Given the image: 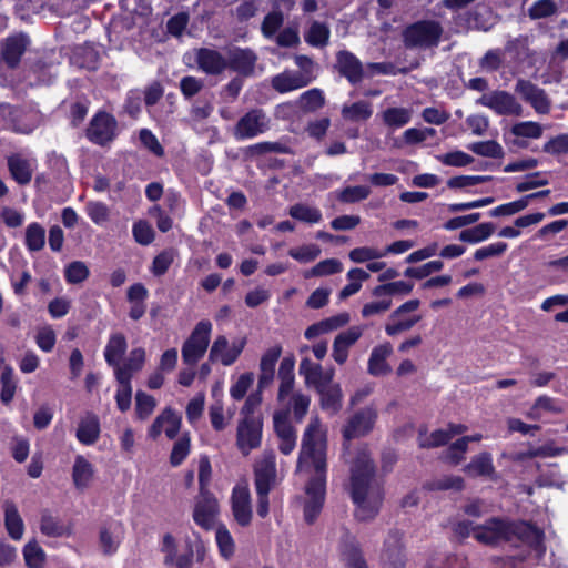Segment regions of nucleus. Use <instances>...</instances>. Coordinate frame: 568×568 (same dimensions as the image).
<instances>
[{"instance_id": "dca6fc26", "label": "nucleus", "mask_w": 568, "mask_h": 568, "mask_svg": "<svg viewBox=\"0 0 568 568\" xmlns=\"http://www.w3.org/2000/svg\"><path fill=\"white\" fill-rule=\"evenodd\" d=\"M166 424L164 429L165 436L169 439H174L181 429L182 416L171 407H165L163 412L155 417L153 423L148 429V436L155 440L162 433L163 425Z\"/></svg>"}, {"instance_id": "cd10ccee", "label": "nucleus", "mask_w": 568, "mask_h": 568, "mask_svg": "<svg viewBox=\"0 0 568 568\" xmlns=\"http://www.w3.org/2000/svg\"><path fill=\"white\" fill-rule=\"evenodd\" d=\"M276 478V468L273 459H264L254 468V485L256 493L270 494Z\"/></svg>"}, {"instance_id": "473e14b6", "label": "nucleus", "mask_w": 568, "mask_h": 568, "mask_svg": "<svg viewBox=\"0 0 568 568\" xmlns=\"http://www.w3.org/2000/svg\"><path fill=\"white\" fill-rule=\"evenodd\" d=\"M128 349V341L123 333H113L104 347V359L113 369L121 363Z\"/></svg>"}, {"instance_id": "ddd939ff", "label": "nucleus", "mask_w": 568, "mask_h": 568, "mask_svg": "<svg viewBox=\"0 0 568 568\" xmlns=\"http://www.w3.org/2000/svg\"><path fill=\"white\" fill-rule=\"evenodd\" d=\"M477 103L489 108L498 115H521L523 108L515 97L507 91H495L489 95L484 94Z\"/></svg>"}, {"instance_id": "3c124183", "label": "nucleus", "mask_w": 568, "mask_h": 568, "mask_svg": "<svg viewBox=\"0 0 568 568\" xmlns=\"http://www.w3.org/2000/svg\"><path fill=\"white\" fill-rule=\"evenodd\" d=\"M371 194V189L366 185L346 186L339 191L337 200L342 203L353 204L366 200Z\"/></svg>"}, {"instance_id": "393cba45", "label": "nucleus", "mask_w": 568, "mask_h": 568, "mask_svg": "<svg viewBox=\"0 0 568 568\" xmlns=\"http://www.w3.org/2000/svg\"><path fill=\"white\" fill-rule=\"evenodd\" d=\"M282 355V346L275 345L266 349L260 362V375L257 386L260 389L267 387L274 379L275 365Z\"/></svg>"}, {"instance_id": "4c0bfd02", "label": "nucleus", "mask_w": 568, "mask_h": 568, "mask_svg": "<svg viewBox=\"0 0 568 568\" xmlns=\"http://www.w3.org/2000/svg\"><path fill=\"white\" fill-rule=\"evenodd\" d=\"M24 245L29 252H39L45 245V229L38 222L26 227Z\"/></svg>"}, {"instance_id": "09e8293b", "label": "nucleus", "mask_w": 568, "mask_h": 568, "mask_svg": "<svg viewBox=\"0 0 568 568\" xmlns=\"http://www.w3.org/2000/svg\"><path fill=\"white\" fill-rule=\"evenodd\" d=\"M468 149L477 155L500 159L504 156L503 146L495 140L478 141L468 145Z\"/></svg>"}, {"instance_id": "bf43d9fd", "label": "nucleus", "mask_w": 568, "mask_h": 568, "mask_svg": "<svg viewBox=\"0 0 568 568\" xmlns=\"http://www.w3.org/2000/svg\"><path fill=\"white\" fill-rule=\"evenodd\" d=\"M410 120L409 112L404 108H388L383 113V121L390 128H402Z\"/></svg>"}, {"instance_id": "aec40b11", "label": "nucleus", "mask_w": 568, "mask_h": 568, "mask_svg": "<svg viewBox=\"0 0 568 568\" xmlns=\"http://www.w3.org/2000/svg\"><path fill=\"white\" fill-rule=\"evenodd\" d=\"M298 373L304 377L306 386H312L316 390L333 382L334 371H324L320 363L312 362L308 357L302 358Z\"/></svg>"}, {"instance_id": "603ef678", "label": "nucleus", "mask_w": 568, "mask_h": 568, "mask_svg": "<svg viewBox=\"0 0 568 568\" xmlns=\"http://www.w3.org/2000/svg\"><path fill=\"white\" fill-rule=\"evenodd\" d=\"M424 487L428 490H449L460 491L465 487V481L460 476H445L439 479L427 481Z\"/></svg>"}, {"instance_id": "58836bf2", "label": "nucleus", "mask_w": 568, "mask_h": 568, "mask_svg": "<svg viewBox=\"0 0 568 568\" xmlns=\"http://www.w3.org/2000/svg\"><path fill=\"white\" fill-rule=\"evenodd\" d=\"M494 232L495 225L491 222H484L474 227L463 230L458 237L462 242L476 244L489 239Z\"/></svg>"}, {"instance_id": "2f4dec72", "label": "nucleus", "mask_w": 568, "mask_h": 568, "mask_svg": "<svg viewBox=\"0 0 568 568\" xmlns=\"http://www.w3.org/2000/svg\"><path fill=\"white\" fill-rule=\"evenodd\" d=\"M72 481L77 490H85L94 477L93 465L82 455H77L72 466Z\"/></svg>"}, {"instance_id": "4be33fe9", "label": "nucleus", "mask_w": 568, "mask_h": 568, "mask_svg": "<svg viewBox=\"0 0 568 568\" xmlns=\"http://www.w3.org/2000/svg\"><path fill=\"white\" fill-rule=\"evenodd\" d=\"M362 334L363 331L359 326H352L335 336L332 357L337 364L343 365L346 363L351 346L361 338Z\"/></svg>"}, {"instance_id": "6e6552de", "label": "nucleus", "mask_w": 568, "mask_h": 568, "mask_svg": "<svg viewBox=\"0 0 568 568\" xmlns=\"http://www.w3.org/2000/svg\"><path fill=\"white\" fill-rule=\"evenodd\" d=\"M270 119L263 109H251L234 125L233 135L237 141L248 140L265 133Z\"/></svg>"}, {"instance_id": "0eeeda50", "label": "nucleus", "mask_w": 568, "mask_h": 568, "mask_svg": "<svg viewBox=\"0 0 568 568\" xmlns=\"http://www.w3.org/2000/svg\"><path fill=\"white\" fill-rule=\"evenodd\" d=\"M118 122L106 111H98L85 129V138L93 144L105 146L116 138Z\"/></svg>"}, {"instance_id": "39448f33", "label": "nucleus", "mask_w": 568, "mask_h": 568, "mask_svg": "<svg viewBox=\"0 0 568 568\" xmlns=\"http://www.w3.org/2000/svg\"><path fill=\"white\" fill-rule=\"evenodd\" d=\"M212 324L200 321L182 345V359L186 365H195L204 356L210 344Z\"/></svg>"}, {"instance_id": "c756f323", "label": "nucleus", "mask_w": 568, "mask_h": 568, "mask_svg": "<svg viewBox=\"0 0 568 568\" xmlns=\"http://www.w3.org/2000/svg\"><path fill=\"white\" fill-rule=\"evenodd\" d=\"M464 473L468 477H487L495 479L496 470L493 464L491 455L487 452H483L475 455L471 460L464 467Z\"/></svg>"}, {"instance_id": "f257e3e1", "label": "nucleus", "mask_w": 568, "mask_h": 568, "mask_svg": "<svg viewBox=\"0 0 568 568\" xmlns=\"http://www.w3.org/2000/svg\"><path fill=\"white\" fill-rule=\"evenodd\" d=\"M318 419L312 420L302 439V449L300 460L305 456L313 463L315 475L312 476L306 486L305 494L307 499L303 507L304 519L308 525H313L322 513L326 496V453L325 447H318L316 434L318 433Z\"/></svg>"}, {"instance_id": "c9c22d12", "label": "nucleus", "mask_w": 568, "mask_h": 568, "mask_svg": "<svg viewBox=\"0 0 568 568\" xmlns=\"http://www.w3.org/2000/svg\"><path fill=\"white\" fill-rule=\"evenodd\" d=\"M331 30L324 22L313 21L304 33V40L314 48H324L328 44Z\"/></svg>"}, {"instance_id": "a18cd8bd", "label": "nucleus", "mask_w": 568, "mask_h": 568, "mask_svg": "<svg viewBox=\"0 0 568 568\" xmlns=\"http://www.w3.org/2000/svg\"><path fill=\"white\" fill-rule=\"evenodd\" d=\"M450 442V436L446 432V429H436L430 433L429 436H426V428H420L418 430V446L420 448H436L440 446H445Z\"/></svg>"}, {"instance_id": "864d4df0", "label": "nucleus", "mask_w": 568, "mask_h": 568, "mask_svg": "<svg viewBox=\"0 0 568 568\" xmlns=\"http://www.w3.org/2000/svg\"><path fill=\"white\" fill-rule=\"evenodd\" d=\"M1 393L0 398L4 405L11 403L16 394V382L13 379V369L10 366H6L0 377Z\"/></svg>"}, {"instance_id": "79ce46f5", "label": "nucleus", "mask_w": 568, "mask_h": 568, "mask_svg": "<svg viewBox=\"0 0 568 568\" xmlns=\"http://www.w3.org/2000/svg\"><path fill=\"white\" fill-rule=\"evenodd\" d=\"M23 558L28 568H43L45 564V552L36 539L30 540L23 547Z\"/></svg>"}, {"instance_id": "6ab92c4d", "label": "nucleus", "mask_w": 568, "mask_h": 568, "mask_svg": "<svg viewBox=\"0 0 568 568\" xmlns=\"http://www.w3.org/2000/svg\"><path fill=\"white\" fill-rule=\"evenodd\" d=\"M231 509L234 520L241 527H247L252 521L251 494L247 487L235 486L231 495Z\"/></svg>"}, {"instance_id": "052dcab7", "label": "nucleus", "mask_w": 568, "mask_h": 568, "mask_svg": "<svg viewBox=\"0 0 568 568\" xmlns=\"http://www.w3.org/2000/svg\"><path fill=\"white\" fill-rule=\"evenodd\" d=\"M342 268L343 265L337 258H326L313 266L310 273L305 274V277L333 275L339 273Z\"/></svg>"}, {"instance_id": "c85d7f7f", "label": "nucleus", "mask_w": 568, "mask_h": 568, "mask_svg": "<svg viewBox=\"0 0 568 568\" xmlns=\"http://www.w3.org/2000/svg\"><path fill=\"white\" fill-rule=\"evenodd\" d=\"M10 176L19 184L27 185L32 180L33 170L28 159L20 153H12L7 158Z\"/></svg>"}, {"instance_id": "69168bd1", "label": "nucleus", "mask_w": 568, "mask_h": 568, "mask_svg": "<svg viewBox=\"0 0 568 568\" xmlns=\"http://www.w3.org/2000/svg\"><path fill=\"white\" fill-rule=\"evenodd\" d=\"M99 542L102 552L105 556H111L118 551L121 540L119 537L113 535L109 527L103 526L100 528Z\"/></svg>"}, {"instance_id": "de8ad7c7", "label": "nucleus", "mask_w": 568, "mask_h": 568, "mask_svg": "<svg viewBox=\"0 0 568 568\" xmlns=\"http://www.w3.org/2000/svg\"><path fill=\"white\" fill-rule=\"evenodd\" d=\"M90 276V270L82 261H73L64 267V280L68 284H80Z\"/></svg>"}, {"instance_id": "7c9ffc66", "label": "nucleus", "mask_w": 568, "mask_h": 568, "mask_svg": "<svg viewBox=\"0 0 568 568\" xmlns=\"http://www.w3.org/2000/svg\"><path fill=\"white\" fill-rule=\"evenodd\" d=\"M316 392L323 410L337 414L342 409L343 392L338 383H327Z\"/></svg>"}, {"instance_id": "0e129e2a", "label": "nucleus", "mask_w": 568, "mask_h": 568, "mask_svg": "<svg viewBox=\"0 0 568 568\" xmlns=\"http://www.w3.org/2000/svg\"><path fill=\"white\" fill-rule=\"evenodd\" d=\"M274 430L278 438L296 435L292 426L287 410L275 412L273 416Z\"/></svg>"}, {"instance_id": "e2e57ef3", "label": "nucleus", "mask_w": 568, "mask_h": 568, "mask_svg": "<svg viewBox=\"0 0 568 568\" xmlns=\"http://www.w3.org/2000/svg\"><path fill=\"white\" fill-rule=\"evenodd\" d=\"M132 234L135 242L144 246L151 244L155 237L154 230L145 220H139L133 223Z\"/></svg>"}, {"instance_id": "8fccbe9b", "label": "nucleus", "mask_w": 568, "mask_h": 568, "mask_svg": "<svg viewBox=\"0 0 568 568\" xmlns=\"http://www.w3.org/2000/svg\"><path fill=\"white\" fill-rule=\"evenodd\" d=\"M215 539L220 555L225 559L231 558L235 551V544L225 525H220L216 528Z\"/></svg>"}, {"instance_id": "a211bd4d", "label": "nucleus", "mask_w": 568, "mask_h": 568, "mask_svg": "<svg viewBox=\"0 0 568 568\" xmlns=\"http://www.w3.org/2000/svg\"><path fill=\"white\" fill-rule=\"evenodd\" d=\"M28 40L23 34L11 36L1 41L0 60L10 70L19 67L27 50Z\"/></svg>"}, {"instance_id": "20e7f679", "label": "nucleus", "mask_w": 568, "mask_h": 568, "mask_svg": "<svg viewBox=\"0 0 568 568\" xmlns=\"http://www.w3.org/2000/svg\"><path fill=\"white\" fill-rule=\"evenodd\" d=\"M545 531L536 524L523 519H511L509 542L516 540L531 549L537 557L545 556L547 547Z\"/></svg>"}, {"instance_id": "2eb2a0df", "label": "nucleus", "mask_w": 568, "mask_h": 568, "mask_svg": "<svg viewBox=\"0 0 568 568\" xmlns=\"http://www.w3.org/2000/svg\"><path fill=\"white\" fill-rule=\"evenodd\" d=\"M217 514L219 503L215 496L212 493H200L193 509L194 523L204 530H211Z\"/></svg>"}, {"instance_id": "5fc2aeb1", "label": "nucleus", "mask_w": 568, "mask_h": 568, "mask_svg": "<svg viewBox=\"0 0 568 568\" xmlns=\"http://www.w3.org/2000/svg\"><path fill=\"white\" fill-rule=\"evenodd\" d=\"M444 263L440 260H434L417 267H407L404 271V276L409 278L423 280L435 272L442 271Z\"/></svg>"}, {"instance_id": "5701e85b", "label": "nucleus", "mask_w": 568, "mask_h": 568, "mask_svg": "<svg viewBox=\"0 0 568 568\" xmlns=\"http://www.w3.org/2000/svg\"><path fill=\"white\" fill-rule=\"evenodd\" d=\"M101 434V424L98 415L94 413H87L78 424L75 437L78 442L84 446L94 445Z\"/></svg>"}, {"instance_id": "9d476101", "label": "nucleus", "mask_w": 568, "mask_h": 568, "mask_svg": "<svg viewBox=\"0 0 568 568\" xmlns=\"http://www.w3.org/2000/svg\"><path fill=\"white\" fill-rule=\"evenodd\" d=\"M263 432L262 418H242L236 429V446L240 452L247 456L253 449L261 446Z\"/></svg>"}, {"instance_id": "72a5a7b5", "label": "nucleus", "mask_w": 568, "mask_h": 568, "mask_svg": "<svg viewBox=\"0 0 568 568\" xmlns=\"http://www.w3.org/2000/svg\"><path fill=\"white\" fill-rule=\"evenodd\" d=\"M40 531L47 537L60 538L71 537L73 528L71 525H64L60 518L52 516L45 510L41 515Z\"/></svg>"}, {"instance_id": "1a4fd4ad", "label": "nucleus", "mask_w": 568, "mask_h": 568, "mask_svg": "<svg viewBox=\"0 0 568 568\" xmlns=\"http://www.w3.org/2000/svg\"><path fill=\"white\" fill-rule=\"evenodd\" d=\"M378 414L375 407L366 406L355 412L343 426L342 435L345 442L368 435L377 420Z\"/></svg>"}, {"instance_id": "49530a36", "label": "nucleus", "mask_w": 568, "mask_h": 568, "mask_svg": "<svg viewBox=\"0 0 568 568\" xmlns=\"http://www.w3.org/2000/svg\"><path fill=\"white\" fill-rule=\"evenodd\" d=\"M414 288V283L406 281H396L377 285L373 288L372 294L375 297L392 296L395 294L406 295Z\"/></svg>"}, {"instance_id": "7ed1b4c3", "label": "nucleus", "mask_w": 568, "mask_h": 568, "mask_svg": "<svg viewBox=\"0 0 568 568\" xmlns=\"http://www.w3.org/2000/svg\"><path fill=\"white\" fill-rule=\"evenodd\" d=\"M443 32L439 21L423 19L405 27L403 41L406 48L429 49L438 45Z\"/></svg>"}, {"instance_id": "a878e982", "label": "nucleus", "mask_w": 568, "mask_h": 568, "mask_svg": "<svg viewBox=\"0 0 568 568\" xmlns=\"http://www.w3.org/2000/svg\"><path fill=\"white\" fill-rule=\"evenodd\" d=\"M393 353V346L389 342H385L372 349L368 358L367 371L373 376H384L390 372L387 357Z\"/></svg>"}, {"instance_id": "423d86ee", "label": "nucleus", "mask_w": 568, "mask_h": 568, "mask_svg": "<svg viewBox=\"0 0 568 568\" xmlns=\"http://www.w3.org/2000/svg\"><path fill=\"white\" fill-rule=\"evenodd\" d=\"M511 519L507 517H490L484 524L473 529V537L480 544L495 547L509 542Z\"/></svg>"}, {"instance_id": "ea45409f", "label": "nucleus", "mask_w": 568, "mask_h": 568, "mask_svg": "<svg viewBox=\"0 0 568 568\" xmlns=\"http://www.w3.org/2000/svg\"><path fill=\"white\" fill-rule=\"evenodd\" d=\"M178 256V251L173 247L162 250L158 253L152 261L150 272L155 277H161L170 270Z\"/></svg>"}, {"instance_id": "412c9836", "label": "nucleus", "mask_w": 568, "mask_h": 568, "mask_svg": "<svg viewBox=\"0 0 568 568\" xmlns=\"http://www.w3.org/2000/svg\"><path fill=\"white\" fill-rule=\"evenodd\" d=\"M195 62L197 68L209 75H219L226 70V58L215 49H197L195 51Z\"/></svg>"}, {"instance_id": "e433bc0d", "label": "nucleus", "mask_w": 568, "mask_h": 568, "mask_svg": "<svg viewBox=\"0 0 568 568\" xmlns=\"http://www.w3.org/2000/svg\"><path fill=\"white\" fill-rule=\"evenodd\" d=\"M341 114L346 121H367L373 114L372 104L365 100L356 101L352 104H345L342 108Z\"/></svg>"}, {"instance_id": "4d7b16f0", "label": "nucleus", "mask_w": 568, "mask_h": 568, "mask_svg": "<svg viewBox=\"0 0 568 568\" xmlns=\"http://www.w3.org/2000/svg\"><path fill=\"white\" fill-rule=\"evenodd\" d=\"M467 449L465 439L458 438L447 447L442 459L449 465L457 466L465 459Z\"/></svg>"}, {"instance_id": "9b49d317", "label": "nucleus", "mask_w": 568, "mask_h": 568, "mask_svg": "<svg viewBox=\"0 0 568 568\" xmlns=\"http://www.w3.org/2000/svg\"><path fill=\"white\" fill-rule=\"evenodd\" d=\"M333 68L342 78H345L351 85L359 84L365 77L362 61L348 50H339L336 52Z\"/></svg>"}, {"instance_id": "f704fd0d", "label": "nucleus", "mask_w": 568, "mask_h": 568, "mask_svg": "<svg viewBox=\"0 0 568 568\" xmlns=\"http://www.w3.org/2000/svg\"><path fill=\"white\" fill-rule=\"evenodd\" d=\"M4 526L9 537L13 540H20L23 536L24 524L19 510L13 501L4 503Z\"/></svg>"}, {"instance_id": "13d9d810", "label": "nucleus", "mask_w": 568, "mask_h": 568, "mask_svg": "<svg viewBox=\"0 0 568 568\" xmlns=\"http://www.w3.org/2000/svg\"><path fill=\"white\" fill-rule=\"evenodd\" d=\"M155 399L153 396L138 390L135 394V414L141 420L146 419L155 408Z\"/></svg>"}, {"instance_id": "f03ea898", "label": "nucleus", "mask_w": 568, "mask_h": 568, "mask_svg": "<svg viewBox=\"0 0 568 568\" xmlns=\"http://www.w3.org/2000/svg\"><path fill=\"white\" fill-rule=\"evenodd\" d=\"M376 467L366 454H358L351 467V497L356 506L355 517L367 521L378 514L384 494L379 485H375Z\"/></svg>"}, {"instance_id": "338daca9", "label": "nucleus", "mask_w": 568, "mask_h": 568, "mask_svg": "<svg viewBox=\"0 0 568 568\" xmlns=\"http://www.w3.org/2000/svg\"><path fill=\"white\" fill-rule=\"evenodd\" d=\"M85 212L90 220L97 224H104L110 216L109 207L105 203L100 201H91L85 205Z\"/></svg>"}, {"instance_id": "680f3d73", "label": "nucleus", "mask_w": 568, "mask_h": 568, "mask_svg": "<svg viewBox=\"0 0 568 568\" xmlns=\"http://www.w3.org/2000/svg\"><path fill=\"white\" fill-rule=\"evenodd\" d=\"M422 320L420 315H413L407 318L389 320L390 322L385 325V333L388 336H396L402 332L409 331Z\"/></svg>"}, {"instance_id": "37998d69", "label": "nucleus", "mask_w": 568, "mask_h": 568, "mask_svg": "<svg viewBox=\"0 0 568 568\" xmlns=\"http://www.w3.org/2000/svg\"><path fill=\"white\" fill-rule=\"evenodd\" d=\"M300 106L305 112H316L325 105V95L318 88L310 89L300 95Z\"/></svg>"}, {"instance_id": "b1692460", "label": "nucleus", "mask_w": 568, "mask_h": 568, "mask_svg": "<svg viewBox=\"0 0 568 568\" xmlns=\"http://www.w3.org/2000/svg\"><path fill=\"white\" fill-rule=\"evenodd\" d=\"M146 353L143 347L132 348L126 361L114 368L115 379L132 382L134 374L143 368Z\"/></svg>"}, {"instance_id": "bb28decb", "label": "nucleus", "mask_w": 568, "mask_h": 568, "mask_svg": "<svg viewBox=\"0 0 568 568\" xmlns=\"http://www.w3.org/2000/svg\"><path fill=\"white\" fill-rule=\"evenodd\" d=\"M310 83L311 79L308 77L292 71H283L271 80L272 88L278 93H287L307 87Z\"/></svg>"}, {"instance_id": "4468645a", "label": "nucleus", "mask_w": 568, "mask_h": 568, "mask_svg": "<svg viewBox=\"0 0 568 568\" xmlns=\"http://www.w3.org/2000/svg\"><path fill=\"white\" fill-rule=\"evenodd\" d=\"M515 91L524 101L529 103L539 114H548L550 112V100L546 91L529 80L519 79L516 83Z\"/></svg>"}, {"instance_id": "c03bdc74", "label": "nucleus", "mask_w": 568, "mask_h": 568, "mask_svg": "<svg viewBox=\"0 0 568 568\" xmlns=\"http://www.w3.org/2000/svg\"><path fill=\"white\" fill-rule=\"evenodd\" d=\"M191 453V436L189 432L182 434L174 443L171 454L170 464L172 467L180 466Z\"/></svg>"}, {"instance_id": "f3484780", "label": "nucleus", "mask_w": 568, "mask_h": 568, "mask_svg": "<svg viewBox=\"0 0 568 568\" xmlns=\"http://www.w3.org/2000/svg\"><path fill=\"white\" fill-rule=\"evenodd\" d=\"M256 62L257 55L252 49L235 47L229 51L226 69L243 78H248L254 74Z\"/></svg>"}, {"instance_id": "774afa93", "label": "nucleus", "mask_w": 568, "mask_h": 568, "mask_svg": "<svg viewBox=\"0 0 568 568\" xmlns=\"http://www.w3.org/2000/svg\"><path fill=\"white\" fill-rule=\"evenodd\" d=\"M557 12V4L554 0H537L529 8V17L534 20L548 18Z\"/></svg>"}, {"instance_id": "f8f14e48", "label": "nucleus", "mask_w": 568, "mask_h": 568, "mask_svg": "<svg viewBox=\"0 0 568 568\" xmlns=\"http://www.w3.org/2000/svg\"><path fill=\"white\" fill-rule=\"evenodd\" d=\"M246 345V338L233 342L229 346L226 336L219 335L211 346L209 358L211 362H220L224 366L233 365L242 354Z\"/></svg>"}, {"instance_id": "6e6d98bb", "label": "nucleus", "mask_w": 568, "mask_h": 568, "mask_svg": "<svg viewBox=\"0 0 568 568\" xmlns=\"http://www.w3.org/2000/svg\"><path fill=\"white\" fill-rule=\"evenodd\" d=\"M284 23V16L280 10L268 12L261 24L262 34L270 39L281 29Z\"/></svg>"}, {"instance_id": "a19ab883", "label": "nucleus", "mask_w": 568, "mask_h": 568, "mask_svg": "<svg viewBox=\"0 0 568 568\" xmlns=\"http://www.w3.org/2000/svg\"><path fill=\"white\" fill-rule=\"evenodd\" d=\"M288 214L292 219L308 224H315L322 221V212L317 207H313L304 203H296L292 205L288 210Z\"/></svg>"}]
</instances>
